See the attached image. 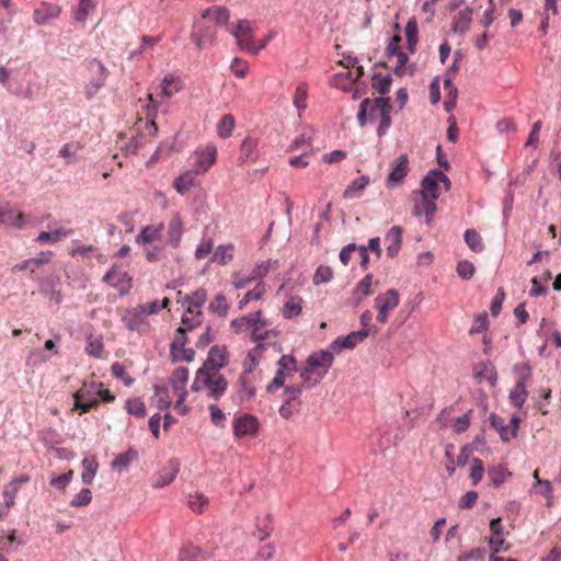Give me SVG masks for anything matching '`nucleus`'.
Segmentation results:
<instances>
[{"mask_svg":"<svg viewBox=\"0 0 561 561\" xmlns=\"http://www.w3.org/2000/svg\"><path fill=\"white\" fill-rule=\"evenodd\" d=\"M391 104L390 98L378 96L375 99L365 98L358 107L357 122L360 127L379 118L377 127L378 137L385 136L391 126Z\"/></svg>","mask_w":561,"mask_h":561,"instance_id":"nucleus-1","label":"nucleus"},{"mask_svg":"<svg viewBox=\"0 0 561 561\" xmlns=\"http://www.w3.org/2000/svg\"><path fill=\"white\" fill-rule=\"evenodd\" d=\"M333 359L331 350H321L310 354L307 358V367L301 371L304 383L309 386L319 383L331 368Z\"/></svg>","mask_w":561,"mask_h":561,"instance_id":"nucleus-2","label":"nucleus"},{"mask_svg":"<svg viewBox=\"0 0 561 561\" xmlns=\"http://www.w3.org/2000/svg\"><path fill=\"white\" fill-rule=\"evenodd\" d=\"M514 370L518 375V379L510 392V400L515 408L522 409L528 397L527 380L531 376V368L528 364H517Z\"/></svg>","mask_w":561,"mask_h":561,"instance_id":"nucleus-3","label":"nucleus"},{"mask_svg":"<svg viewBox=\"0 0 561 561\" xmlns=\"http://www.w3.org/2000/svg\"><path fill=\"white\" fill-rule=\"evenodd\" d=\"M378 328L360 329L353 331L346 335H340L330 344V350L334 353H340L344 348H354L357 344L362 343L368 335H376Z\"/></svg>","mask_w":561,"mask_h":561,"instance_id":"nucleus-4","label":"nucleus"},{"mask_svg":"<svg viewBox=\"0 0 561 561\" xmlns=\"http://www.w3.org/2000/svg\"><path fill=\"white\" fill-rule=\"evenodd\" d=\"M237 41L238 46L253 55L263 49V45H256L252 39L251 22L248 20L239 21L237 27L231 32Z\"/></svg>","mask_w":561,"mask_h":561,"instance_id":"nucleus-5","label":"nucleus"},{"mask_svg":"<svg viewBox=\"0 0 561 561\" xmlns=\"http://www.w3.org/2000/svg\"><path fill=\"white\" fill-rule=\"evenodd\" d=\"M85 66L90 72H95L98 78H91L85 85V98L91 100L99 90L104 85L107 70L104 65L98 59H90L85 62Z\"/></svg>","mask_w":561,"mask_h":561,"instance_id":"nucleus-6","label":"nucleus"},{"mask_svg":"<svg viewBox=\"0 0 561 561\" xmlns=\"http://www.w3.org/2000/svg\"><path fill=\"white\" fill-rule=\"evenodd\" d=\"M228 365V352L225 345H213L208 351L207 358L199 367L205 373L219 374V370Z\"/></svg>","mask_w":561,"mask_h":561,"instance_id":"nucleus-7","label":"nucleus"},{"mask_svg":"<svg viewBox=\"0 0 561 561\" xmlns=\"http://www.w3.org/2000/svg\"><path fill=\"white\" fill-rule=\"evenodd\" d=\"M217 149L215 146L197 148L192 156V170L195 173L206 172L215 162Z\"/></svg>","mask_w":561,"mask_h":561,"instance_id":"nucleus-8","label":"nucleus"},{"mask_svg":"<svg viewBox=\"0 0 561 561\" xmlns=\"http://www.w3.org/2000/svg\"><path fill=\"white\" fill-rule=\"evenodd\" d=\"M103 280L116 288L121 296L128 294L131 289L133 278L127 272L117 270L115 266L104 275Z\"/></svg>","mask_w":561,"mask_h":561,"instance_id":"nucleus-9","label":"nucleus"},{"mask_svg":"<svg viewBox=\"0 0 561 561\" xmlns=\"http://www.w3.org/2000/svg\"><path fill=\"white\" fill-rule=\"evenodd\" d=\"M204 387L207 389V397L218 401L228 389V380L221 374L206 373Z\"/></svg>","mask_w":561,"mask_h":561,"instance_id":"nucleus-10","label":"nucleus"},{"mask_svg":"<svg viewBox=\"0 0 561 561\" xmlns=\"http://www.w3.org/2000/svg\"><path fill=\"white\" fill-rule=\"evenodd\" d=\"M262 312L260 310L231 320L230 325L236 333L253 331L255 327H266L267 322L261 319Z\"/></svg>","mask_w":561,"mask_h":561,"instance_id":"nucleus-11","label":"nucleus"},{"mask_svg":"<svg viewBox=\"0 0 561 561\" xmlns=\"http://www.w3.org/2000/svg\"><path fill=\"white\" fill-rule=\"evenodd\" d=\"M180 471V461L171 459L152 479L151 485L154 489H160L169 485Z\"/></svg>","mask_w":561,"mask_h":561,"instance_id":"nucleus-12","label":"nucleus"},{"mask_svg":"<svg viewBox=\"0 0 561 561\" xmlns=\"http://www.w3.org/2000/svg\"><path fill=\"white\" fill-rule=\"evenodd\" d=\"M259 430V421L255 416L244 414L234 421L233 431L237 437L255 435Z\"/></svg>","mask_w":561,"mask_h":561,"instance_id":"nucleus-13","label":"nucleus"},{"mask_svg":"<svg viewBox=\"0 0 561 561\" xmlns=\"http://www.w3.org/2000/svg\"><path fill=\"white\" fill-rule=\"evenodd\" d=\"M439 181L436 175V169L431 170L421 182L420 194L422 199H437L439 197L438 192Z\"/></svg>","mask_w":561,"mask_h":561,"instance_id":"nucleus-14","label":"nucleus"},{"mask_svg":"<svg viewBox=\"0 0 561 561\" xmlns=\"http://www.w3.org/2000/svg\"><path fill=\"white\" fill-rule=\"evenodd\" d=\"M402 233L403 230L400 226L391 227L386 233L385 240L388 243L387 255L389 257H394L400 252L402 245Z\"/></svg>","mask_w":561,"mask_h":561,"instance_id":"nucleus-15","label":"nucleus"},{"mask_svg":"<svg viewBox=\"0 0 561 561\" xmlns=\"http://www.w3.org/2000/svg\"><path fill=\"white\" fill-rule=\"evenodd\" d=\"M206 299V290L204 288H198L192 295H185L180 301L182 306L186 308V312L193 314L197 310H201Z\"/></svg>","mask_w":561,"mask_h":561,"instance_id":"nucleus-16","label":"nucleus"},{"mask_svg":"<svg viewBox=\"0 0 561 561\" xmlns=\"http://www.w3.org/2000/svg\"><path fill=\"white\" fill-rule=\"evenodd\" d=\"M399 302L400 298L398 290L391 288L375 298V308L377 310H385L389 312L397 308Z\"/></svg>","mask_w":561,"mask_h":561,"instance_id":"nucleus-17","label":"nucleus"},{"mask_svg":"<svg viewBox=\"0 0 561 561\" xmlns=\"http://www.w3.org/2000/svg\"><path fill=\"white\" fill-rule=\"evenodd\" d=\"M490 424L500 434V437L503 442H510L512 438L515 437L514 427L505 424L504 419H502L497 414H490Z\"/></svg>","mask_w":561,"mask_h":561,"instance_id":"nucleus-18","label":"nucleus"},{"mask_svg":"<svg viewBox=\"0 0 561 561\" xmlns=\"http://www.w3.org/2000/svg\"><path fill=\"white\" fill-rule=\"evenodd\" d=\"M472 21V9L467 7L466 9L458 12L455 16L453 31L460 35L466 34L471 25Z\"/></svg>","mask_w":561,"mask_h":561,"instance_id":"nucleus-19","label":"nucleus"},{"mask_svg":"<svg viewBox=\"0 0 561 561\" xmlns=\"http://www.w3.org/2000/svg\"><path fill=\"white\" fill-rule=\"evenodd\" d=\"M257 140L251 137L245 138L240 146V161L242 163L253 162L257 158Z\"/></svg>","mask_w":561,"mask_h":561,"instance_id":"nucleus-20","label":"nucleus"},{"mask_svg":"<svg viewBox=\"0 0 561 561\" xmlns=\"http://www.w3.org/2000/svg\"><path fill=\"white\" fill-rule=\"evenodd\" d=\"M408 164L409 159L407 154H401L394 161V165L391 169L388 181L390 182H401L408 174Z\"/></svg>","mask_w":561,"mask_h":561,"instance_id":"nucleus-21","label":"nucleus"},{"mask_svg":"<svg viewBox=\"0 0 561 561\" xmlns=\"http://www.w3.org/2000/svg\"><path fill=\"white\" fill-rule=\"evenodd\" d=\"M72 233V230L59 227L50 231H41L36 238V241L41 244L56 243L62 238H66Z\"/></svg>","mask_w":561,"mask_h":561,"instance_id":"nucleus-22","label":"nucleus"},{"mask_svg":"<svg viewBox=\"0 0 561 561\" xmlns=\"http://www.w3.org/2000/svg\"><path fill=\"white\" fill-rule=\"evenodd\" d=\"M163 224H159L158 226H146L136 236V242L147 244L152 241L160 239L161 231L163 230Z\"/></svg>","mask_w":561,"mask_h":561,"instance_id":"nucleus-23","label":"nucleus"},{"mask_svg":"<svg viewBox=\"0 0 561 561\" xmlns=\"http://www.w3.org/2000/svg\"><path fill=\"white\" fill-rule=\"evenodd\" d=\"M373 284V276L365 275L353 290V304L357 306L365 297L370 295V287Z\"/></svg>","mask_w":561,"mask_h":561,"instance_id":"nucleus-24","label":"nucleus"},{"mask_svg":"<svg viewBox=\"0 0 561 561\" xmlns=\"http://www.w3.org/2000/svg\"><path fill=\"white\" fill-rule=\"evenodd\" d=\"M183 233V222L179 216H174L168 226L169 243L176 248L181 241Z\"/></svg>","mask_w":561,"mask_h":561,"instance_id":"nucleus-25","label":"nucleus"},{"mask_svg":"<svg viewBox=\"0 0 561 561\" xmlns=\"http://www.w3.org/2000/svg\"><path fill=\"white\" fill-rule=\"evenodd\" d=\"M436 199H422V204H415L412 210L413 216L421 217L422 215H425L426 217V224H430L437 207H436Z\"/></svg>","mask_w":561,"mask_h":561,"instance_id":"nucleus-26","label":"nucleus"},{"mask_svg":"<svg viewBox=\"0 0 561 561\" xmlns=\"http://www.w3.org/2000/svg\"><path fill=\"white\" fill-rule=\"evenodd\" d=\"M368 184H369V176L368 175H362L359 178H356L345 188L344 197L345 198H357V197H359L360 193L366 188V186Z\"/></svg>","mask_w":561,"mask_h":561,"instance_id":"nucleus-27","label":"nucleus"},{"mask_svg":"<svg viewBox=\"0 0 561 561\" xmlns=\"http://www.w3.org/2000/svg\"><path fill=\"white\" fill-rule=\"evenodd\" d=\"M83 471L81 473V480L84 484L92 483L99 468V463L94 457H84L82 459Z\"/></svg>","mask_w":561,"mask_h":561,"instance_id":"nucleus-28","label":"nucleus"},{"mask_svg":"<svg viewBox=\"0 0 561 561\" xmlns=\"http://www.w3.org/2000/svg\"><path fill=\"white\" fill-rule=\"evenodd\" d=\"M302 311V299L299 296H290L283 308V317L293 319L298 317Z\"/></svg>","mask_w":561,"mask_h":561,"instance_id":"nucleus-29","label":"nucleus"},{"mask_svg":"<svg viewBox=\"0 0 561 561\" xmlns=\"http://www.w3.org/2000/svg\"><path fill=\"white\" fill-rule=\"evenodd\" d=\"M153 399L160 410H168L172 404L169 388L165 385L153 386Z\"/></svg>","mask_w":561,"mask_h":561,"instance_id":"nucleus-30","label":"nucleus"},{"mask_svg":"<svg viewBox=\"0 0 561 561\" xmlns=\"http://www.w3.org/2000/svg\"><path fill=\"white\" fill-rule=\"evenodd\" d=\"M102 383L90 382L83 386L73 394V399H83L85 401L95 400L99 403L98 392Z\"/></svg>","mask_w":561,"mask_h":561,"instance_id":"nucleus-31","label":"nucleus"},{"mask_svg":"<svg viewBox=\"0 0 561 561\" xmlns=\"http://www.w3.org/2000/svg\"><path fill=\"white\" fill-rule=\"evenodd\" d=\"M194 171H186L180 174L173 183L174 188L181 195H184L191 187L195 185Z\"/></svg>","mask_w":561,"mask_h":561,"instance_id":"nucleus-32","label":"nucleus"},{"mask_svg":"<svg viewBox=\"0 0 561 561\" xmlns=\"http://www.w3.org/2000/svg\"><path fill=\"white\" fill-rule=\"evenodd\" d=\"M215 36V32L210 28H204V30H194L192 32V41L196 45L198 49H203L208 45H211L213 39Z\"/></svg>","mask_w":561,"mask_h":561,"instance_id":"nucleus-33","label":"nucleus"},{"mask_svg":"<svg viewBox=\"0 0 561 561\" xmlns=\"http://www.w3.org/2000/svg\"><path fill=\"white\" fill-rule=\"evenodd\" d=\"M138 457V453L129 448L127 451L118 454L113 460H112V468L115 470H124L129 467V465L136 460Z\"/></svg>","mask_w":561,"mask_h":561,"instance_id":"nucleus-34","label":"nucleus"},{"mask_svg":"<svg viewBox=\"0 0 561 561\" xmlns=\"http://www.w3.org/2000/svg\"><path fill=\"white\" fill-rule=\"evenodd\" d=\"M95 9L96 2L94 0H79L78 7L73 10V18L77 22L83 23Z\"/></svg>","mask_w":561,"mask_h":561,"instance_id":"nucleus-35","label":"nucleus"},{"mask_svg":"<svg viewBox=\"0 0 561 561\" xmlns=\"http://www.w3.org/2000/svg\"><path fill=\"white\" fill-rule=\"evenodd\" d=\"M486 473L491 484L494 488H499L505 481V479L511 476V472L507 470V468L501 465L489 467Z\"/></svg>","mask_w":561,"mask_h":561,"instance_id":"nucleus-36","label":"nucleus"},{"mask_svg":"<svg viewBox=\"0 0 561 561\" xmlns=\"http://www.w3.org/2000/svg\"><path fill=\"white\" fill-rule=\"evenodd\" d=\"M392 78L390 75H382L380 72L374 73L371 78V87L382 96L390 91Z\"/></svg>","mask_w":561,"mask_h":561,"instance_id":"nucleus-37","label":"nucleus"},{"mask_svg":"<svg viewBox=\"0 0 561 561\" xmlns=\"http://www.w3.org/2000/svg\"><path fill=\"white\" fill-rule=\"evenodd\" d=\"M188 369L186 367H178L170 376V383L174 391L185 390L188 381Z\"/></svg>","mask_w":561,"mask_h":561,"instance_id":"nucleus-38","label":"nucleus"},{"mask_svg":"<svg viewBox=\"0 0 561 561\" xmlns=\"http://www.w3.org/2000/svg\"><path fill=\"white\" fill-rule=\"evenodd\" d=\"M308 85L306 82H300L294 94V106L298 110V116L301 117V112L307 108Z\"/></svg>","mask_w":561,"mask_h":561,"instance_id":"nucleus-39","label":"nucleus"},{"mask_svg":"<svg viewBox=\"0 0 561 561\" xmlns=\"http://www.w3.org/2000/svg\"><path fill=\"white\" fill-rule=\"evenodd\" d=\"M123 322L128 330L140 331L145 323L144 313L136 308L134 311H128V313L123 318Z\"/></svg>","mask_w":561,"mask_h":561,"instance_id":"nucleus-40","label":"nucleus"},{"mask_svg":"<svg viewBox=\"0 0 561 561\" xmlns=\"http://www.w3.org/2000/svg\"><path fill=\"white\" fill-rule=\"evenodd\" d=\"M233 251L234 247L233 244H221L219 245L213 255V261L219 263L220 265H226L233 259Z\"/></svg>","mask_w":561,"mask_h":561,"instance_id":"nucleus-41","label":"nucleus"},{"mask_svg":"<svg viewBox=\"0 0 561 561\" xmlns=\"http://www.w3.org/2000/svg\"><path fill=\"white\" fill-rule=\"evenodd\" d=\"M204 558L205 552L193 545L184 546L179 554V561H202Z\"/></svg>","mask_w":561,"mask_h":561,"instance_id":"nucleus-42","label":"nucleus"},{"mask_svg":"<svg viewBox=\"0 0 561 561\" xmlns=\"http://www.w3.org/2000/svg\"><path fill=\"white\" fill-rule=\"evenodd\" d=\"M463 239L470 250L480 253L484 250V244L480 233L474 229H467L463 233Z\"/></svg>","mask_w":561,"mask_h":561,"instance_id":"nucleus-43","label":"nucleus"},{"mask_svg":"<svg viewBox=\"0 0 561 561\" xmlns=\"http://www.w3.org/2000/svg\"><path fill=\"white\" fill-rule=\"evenodd\" d=\"M234 128V117L231 114H225L217 124V133L220 138H229Z\"/></svg>","mask_w":561,"mask_h":561,"instance_id":"nucleus-44","label":"nucleus"},{"mask_svg":"<svg viewBox=\"0 0 561 561\" xmlns=\"http://www.w3.org/2000/svg\"><path fill=\"white\" fill-rule=\"evenodd\" d=\"M79 144L68 142L65 144L58 152V156L66 160V164H72L78 161Z\"/></svg>","mask_w":561,"mask_h":561,"instance_id":"nucleus-45","label":"nucleus"},{"mask_svg":"<svg viewBox=\"0 0 561 561\" xmlns=\"http://www.w3.org/2000/svg\"><path fill=\"white\" fill-rule=\"evenodd\" d=\"M39 280V290L46 296H49L55 300L56 304H60L62 300V296L60 291L56 290L55 283L51 278H43Z\"/></svg>","mask_w":561,"mask_h":561,"instance_id":"nucleus-46","label":"nucleus"},{"mask_svg":"<svg viewBox=\"0 0 561 561\" xmlns=\"http://www.w3.org/2000/svg\"><path fill=\"white\" fill-rule=\"evenodd\" d=\"M301 392L302 386L300 385L287 386L283 393L284 403L299 407Z\"/></svg>","mask_w":561,"mask_h":561,"instance_id":"nucleus-47","label":"nucleus"},{"mask_svg":"<svg viewBox=\"0 0 561 561\" xmlns=\"http://www.w3.org/2000/svg\"><path fill=\"white\" fill-rule=\"evenodd\" d=\"M419 26L414 19L408 21L405 25V36L408 42V49L413 54L417 44Z\"/></svg>","mask_w":561,"mask_h":561,"instance_id":"nucleus-48","label":"nucleus"},{"mask_svg":"<svg viewBox=\"0 0 561 561\" xmlns=\"http://www.w3.org/2000/svg\"><path fill=\"white\" fill-rule=\"evenodd\" d=\"M59 10L54 7H42L34 11V21L38 25L46 24L50 19L58 15Z\"/></svg>","mask_w":561,"mask_h":561,"instance_id":"nucleus-49","label":"nucleus"},{"mask_svg":"<svg viewBox=\"0 0 561 561\" xmlns=\"http://www.w3.org/2000/svg\"><path fill=\"white\" fill-rule=\"evenodd\" d=\"M127 413L136 416L144 417L146 415V405L139 398H129L125 402Z\"/></svg>","mask_w":561,"mask_h":561,"instance_id":"nucleus-50","label":"nucleus"},{"mask_svg":"<svg viewBox=\"0 0 561 561\" xmlns=\"http://www.w3.org/2000/svg\"><path fill=\"white\" fill-rule=\"evenodd\" d=\"M209 309L218 313L220 317H226L229 310V305L222 294H218L209 304Z\"/></svg>","mask_w":561,"mask_h":561,"instance_id":"nucleus-51","label":"nucleus"},{"mask_svg":"<svg viewBox=\"0 0 561 561\" xmlns=\"http://www.w3.org/2000/svg\"><path fill=\"white\" fill-rule=\"evenodd\" d=\"M1 225L12 226L15 228H22L24 225V216L22 213L3 211Z\"/></svg>","mask_w":561,"mask_h":561,"instance_id":"nucleus-52","label":"nucleus"},{"mask_svg":"<svg viewBox=\"0 0 561 561\" xmlns=\"http://www.w3.org/2000/svg\"><path fill=\"white\" fill-rule=\"evenodd\" d=\"M210 14L218 24H226L230 18V12L226 7H215L213 9H207L204 12V16Z\"/></svg>","mask_w":561,"mask_h":561,"instance_id":"nucleus-53","label":"nucleus"},{"mask_svg":"<svg viewBox=\"0 0 561 561\" xmlns=\"http://www.w3.org/2000/svg\"><path fill=\"white\" fill-rule=\"evenodd\" d=\"M333 277V272L330 266L320 265L317 267L313 275V284L320 285L324 283H329Z\"/></svg>","mask_w":561,"mask_h":561,"instance_id":"nucleus-54","label":"nucleus"},{"mask_svg":"<svg viewBox=\"0 0 561 561\" xmlns=\"http://www.w3.org/2000/svg\"><path fill=\"white\" fill-rule=\"evenodd\" d=\"M187 504L194 512L202 513L204 507L208 504V499L203 493L196 492L188 496Z\"/></svg>","mask_w":561,"mask_h":561,"instance_id":"nucleus-55","label":"nucleus"},{"mask_svg":"<svg viewBox=\"0 0 561 561\" xmlns=\"http://www.w3.org/2000/svg\"><path fill=\"white\" fill-rule=\"evenodd\" d=\"M264 294V286L260 283L252 290H249L239 301V309H243L250 300H259Z\"/></svg>","mask_w":561,"mask_h":561,"instance_id":"nucleus-56","label":"nucleus"},{"mask_svg":"<svg viewBox=\"0 0 561 561\" xmlns=\"http://www.w3.org/2000/svg\"><path fill=\"white\" fill-rule=\"evenodd\" d=\"M92 501V492L90 489L84 488L71 500L72 507H81L90 504Z\"/></svg>","mask_w":561,"mask_h":561,"instance_id":"nucleus-57","label":"nucleus"},{"mask_svg":"<svg viewBox=\"0 0 561 561\" xmlns=\"http://www.w3.org/2000/svg\"><path fill=\"white\" fill-rule=\"evenodd\" d=\"M170 355H171V359L173 363H178V362L191 363L195 358V351L193 348L181 347V348L176 350V352H174V354H170Z\"/></svg>","mask_w":561,"mask_h":561,"instance_id":"nucleus-58","label":"nucleus"},{"mask_svg":"<svg viewBox=\"0 0 561 561\" xmlns=\"http://www.w3.org/2000/svg\"><path fill=\"white\" fill-rule=\"evenodd\" d=\"M456 270L462 279H470L476 272L473 263L468 260L459 261Z\"/></svg>","mask_w":561,"mask_h":561,"instance_id":"nucleus-59","label":"nucleus"},{"mask_svg":"<svg viewBox=\"0 0 561 561\" xmlns=\"http://www.w3.org/2000/svg\"><path fill=\"white\" fill-rule=\"evenodd\" d=\"M111 371L115 378L122 379L127 387L131 386L135 381L133 377L126 374L124 366L119 363H114L111 367Z\"/></svg>","mask_w":561,"mask_h":561,"instance_id":"nucleus-60","label":"nucleus"},{"mask_svg":"<svg viewBox=\"0 0 561 561\" xmlns=\"http://www.w3.org/2000/svg\"><path fill=\"white\" fill-rule=\"evenodd\" d=\"M484 466L481 459L474 458L472 461V467L470 471V478L472 479V484L477 485L483 478Z\"/></svg>","mask_w":561,"mask_h":561,"instance_id":"nucleus-61","label":"nucleus"},{"mask_svg":"<svg viewBox=\"0 0 561 561\" xmlns=\"http://www.w3.org/2000/svg\"><path fill=\"white\" fill-rule=\"evenodd\" d=\"M476 377L479 379L485 378L492 385H494L497 379L495 368L491 364H482V368L476 371Z\"/></svg>","mask_w":561,"mask_h":561,"instance_id":"nucleus-62","label":"nucleus"},{"mask_svg":"<svg viewBox=\"0 0 561 561\" xmlns=\"http://www.w3.org/2000/svg\"><path fill=\"white\" fill-rule=\"evenodd\" d=\"M241 400H250L255 396V387L252 386L245 376L239 378Z\"/></svg>","mask_w":561,"mask_h":561,"instance_id":"nucleus-63","label":"nucleus"},{"mask_svg":"<svg viewBox=\"0 0 561 561\" xmlns=\"http://www.w3.org/2000/svg\"><path fill=\"white\" fill-rule=\"evenodd\" d=\"M400 44L401 37L399 35L391 36L385 50L386 57L391 58L393 56H399L400 53H403L401 50Z\"/></svg>","mask_w":561,"mask_h":561,"instance_id":"nucleus-64","label":"nucleus"}]
</instances>
